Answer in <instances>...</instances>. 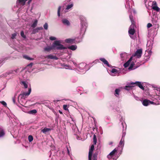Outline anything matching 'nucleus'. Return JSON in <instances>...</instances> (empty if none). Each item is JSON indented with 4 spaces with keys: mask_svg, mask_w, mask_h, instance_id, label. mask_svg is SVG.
Wrapping results in <instances>:
<instances>
[{
    "mask_svg": "<svg viewBox=\"0 0 160 160\" xmlns=\"http://www.w3.org/2000/svg\"><path fill=\"white\" fill-rule=\"evenodd\" d=\"M156 95L154 96L152 100L154 102L150 101L147 99L143 100L142 104L144 106H147L150 104H154L155 105L160 104V88H155L154 89Z\"/></svg>",
    "mask_w": 160,
    "mask_h": 160,
    "instance_id": "f257e3e1",
    "label": "nucleus"
},
{
    "mask_svg": "<svg viewBox=\"0 0 160 160\" xmlns=\"http://www.w3.org/2000/svg\"><path fill=\"white\" fill-rule=\"evenodd\" d=\"M66 48L61 44L60 40H56L52 44L51 46H48L44 48V51L49 52L52 50L57 49L58 50H64Z\"/></svg>",
    "mask_w": 160,
    "mask_h": 160,
    "instance_id": "f03ea898",
    "label": "nucleus"
},
{
    "mask_svg": "<svg viewBox=\"0 0 160 160\" xmlns=\"http://www.w3.org/2000/svg\"><path fill=\"white\" fill-rule=\"evenodd\" d=\"M31 91V88H28V92H24L22 94H20L18 97L17 100L18 102L23 106V104H25L26 103L27 101L25 99L26 96H28L30 93Z\"/></svg>",
    "mask_w": 160,
    "mask_h": 160,
    "instance_id": "7ed1b4c3",
    "label": "nucleus"
},
{
    "mask_svg": "<svg viewBox=\"0 0 160 160\" xmlns=\"http://www.w3.org/2000/svg\"><path fill=\"white\" fill-rule=\"evenodd\" d=\"M81 23V31L82 33H84L88 25L86 18L82 16L80 17Z\"/></svg>",
    "mask_w": 160,
    "mask_h": 160,
    "instance_id": "20e7f679",
    "label": "nucleus"
},
{
    "mask_svg": "<svg viewBox=\"0 0 160 160\" xmlns=\"http://www.w3.org/2000/svg\"><path fill=\"white\" fill-rule=\"evenodd\" d=\"M94 148L93 145H92L89 149L88 154V160H97V154H94L92 156V153Z\"/></svg>",
    "mask_w": 160,
    "mask_h": 160,
    "instance_id": "39448f33",
    "label": "nucleus"
},
{
    "mask_svg": "<svg viewBox=\"0 0 160 160\" xmlns=\"http://www.w3.org/2000/svg\"><path fill=\"white\" fill-rule=\"evenodd\" d=\"M117 151V150L116 148H115L107 156V158L109 159H111L110 160H116L117 158H113L112 159V158L114 156Z\"/></svg>",
    "mask_w": 160,
    "mask_h": 160,
    "instance_id": "423d86ee",
    "label": "nucleus"
},
{
    "mask_svg": "<svg viewBox=\"0 0 160 160\" xmlns=\"http://www.w3.org/2000/svg\"><path fill=\"white\" fill-rule=\"evenodd\" d=\"M28 0H17L16 2V7H18L19 8L21 7L24 6L26 2Z\"/></svg>",
    "mask_w": 160,
    "mask_h": 160,
    "instance_id": "0eeeda50",
    "label": "nucleus"
},
{
    "mask_svg": "<svg viewBox=\"0 0 160 160\" xmlns=\"http://www.w3.org/2000/svg\"><path fill=\"white\" fill-rule=\"evenodd\" d=\"M126 4L125 5L126 8L129 9L128 11L131 12V8L132 7V3L133 2V1L131 0L130 1L129 0H126Z\"/></svg>",
    "mask_w": 160,
    "mask_h": 160,
    "instance_id": "6e6552de",
    "label": "nucleus"
},
{
    "mask_svg": "<svg viewBox=\"0 0 160 160\" xmlns=\"http://www.w3.org/2000/svg\"><path fill=\"white\" fill-rule=\"evenodd\" d=\"M73 6V3L72 2H70L68 5L66 6V8L64 10L65 12H68L71 10Z\"/></svg>",
    "mask_w": 160,
    "mask_h": 160,
    "instance_id": "1a4fd4ad",
    "label": "nucleus"
},
{
    "mask_svg": "<svg viewBox=\"0 0 160 160\" xmlns=\"http://www.w3.org/2000/svg\"><path fill=\"white\" fill-rule=\"evenodd\" d=\"M152 8L154 10L157 12L160 11V8L157 6V2L155 1H154L152 2Z\"/></svg>",
    "mask_w": 160,
    "mask_h": 160,
    "instance_id": "9d476101",
    "label": "nucleus"
},
{
    "mask_svg": "<svg viewBox=\"0 0 160 160\" xmlns=\"http://www.w3.org/2000/svg\"><path fill=\"white\" fill-rule=\"evenodd\" d=\"M153 41L152 40H149L147 41V48L148 50L151 51L152 48Z\"/></svg>",
    "mask_w": 160,
    "mask_h": 160,
    "instance_id": "9b49d317",
    "label": "nucleus"
},
{
    "mask_svg": "<svg viewBox=\"0 0 160 160\" xmlns=\"http://www.w3.org/2000/svg\"><path fill=\"white\" fill-rule=\"evenodd\" d=\"M131 85H134L135 84L136 86H138L141 89L143 90L144 89V88L142 86V84L141 83L138 81H136L135 82H131Z\"/></svg>",
    "mask_w": 160,
    "mask_h": 160,
    "instance_id": "f8f14e48",
    "label": "nucleus"
},
{
    "mask_svg": "<svg viewBox=\"0 0 160 160\" xmlns=\"http://www.w3.org/2000/svg\"><path fill=\"white\" fill-rule=\"evenodd\" d=\"M142 54V49H139L136 51L135 53V56H136L138 58H139L141 57Z\"/></svg>",
    "mask_w": 160,
    "mask_h": 160,
    "instance_id": "ddd939ff",
    "label": "nucleus"
},
{
    "mask_svg": "<svg viewBox=\"0 0 160 160\" xmlns=\"http://www.w3.org/2000/svg\"><path fill=\"white\" fill-rule=\"evenodd\" d=\"M100 60L108 67H112V66L109 64L108 61L104 58H100Z\"/></svg>",
    "mask_w": 160,
    "mask_h": 160,
    "instance_id": "4468645a",
    "label": "nucleus"
},
{
    "mask_svg": "<svg viewBox=\"0 0 160 160\" xmlns=\"http://www.w3.org/2000/svg\"><path fill=\"white\" fill-rule=\"evenodd\" d=\"M45 58L49 59H53L57 60L58 59V58L56 56L53 55L52 54H50L46 56Z\"/></svg>",
    "mask_w": 160,
    "mask_h": 160,
    "instance_id": "2eb2a0df",
    "label": "nucleus"
},
{
    "mask_svg": "<svg viewBox=\"0 0 160 160\" xmlns=\"http://www.w3.org/2000/svg\"><path fill=\"white\" fill-rule=\"evenodd\" d=\"M122 127L123 128V130H122V138H124L125 135H126V124L125 123H124V125L125 126V128H124V125H123V122H122L121 123Z\"/></svg>",
    "mask_w": 160,
    "mask_h": 160,
    "instance_id": "dca6fc26",
    "label": "nucleus"
},
{
    "mask_svg": "<svg viewBox=\"0 0 160 160\" xmlns=\"http://www.w3.org/2000/svg\"><path fill=\"white\" fill-rule=\"evenodd\" d=\"M62 22L63 24L65 26H70V23L69 21L67 19H63L62 20Z\"/></svg>",
    "mask_w": 160,
    "mask_h": 160,
    "instance_id": "f3484780",
    "label": "nucleus"
},
{
    "mask_svg": "<svg viewBox=\"0 0 160 160\" xmlns=\"http://www.w3.org/2000/svg\"><path fill=\"white\" fill-rule=\"evenodd\" d=\"M86 66V63H81L79 64L78 65V67L80 70H84V71H86V69H85V67Z\"/></svg>",
    "mask_w": 160,
    "mask_h": 160,
    "instance_id": "a211bd4d",
    "label": "nucleus"
},
{
    "mask_svg": "<svg viewBox=\"0 0 160 160\" xmlns=\"http://www.w3.org/2000/svg\"><path fill=\"white\" fill-rule=\"evenodd\" d=\"M135 32V30L134 28H129V29L128 31V33L129 34V35L130 37L133 39H134V38L131 35H133Z\"/></svg>",
    "mask_w": 160,
    "mask_h": 160,
    "instance_id": "6ab92c4d",
    "label": "nucleus"
},
{
    "mask_svg": "<svg viewBox=\"0 0 160 160\" xmlns=\"http://www.w3.org/2000/svg\"><path fill=\"white\" fill-rule=\"evenodd\" d=\"M130 19L131 20V21L132 22V24L131 25L129 28H134V22L133 20V16L131 15H129V16Z\"/></svg>",
    "mask_w": 160,
    "mask_h": 160,
    "instance_id": "aec40b11",
    "label": "nucleus"
},
{
    "mask_svg": "<svg viewBox=\"0 0 160 160\" xmlns=\"http://www.w3.org/2000/svg\"><path fill=\"white\" fill-rule=\"evenodd\" d=\"M75 39L73 38H68L65 40V41L67 43H74Z\"/></svg>",
    "mask_w": 160,
    "mask_h": 160,
    "instance_id": "412c9836",
    "label": "nucleus"
},
{
    "mask_svg": "<svg viewBox=\"0 0 160 160\" xmlns=\"http://www.w3.org/2000/svg\"><path fill=\"white\" fill-rule=\"evenodd\" d=\"M132 60V58L131 57L129 58V59L126 63H125L124 64V65H123L124 67L125 68H127L128 66L130 64V63L131 62Z\"/></svg>",
    "mask_w": 160,
    "mask_h": 160,
    "instance_id": "4be33fe9",
    "label": "nucleus"
},
{
    "mask_svg": "<svg viewBox=\"0 0 160 160\" xmlns=\"http://www.w3.org/2000/svg\"><path fill=\"white\" fill-rule=\"evenodd\" d=\"M63 68L66 69H72L71 67L68 65L63 64L61 65Z\"/></svg>",
    "mask_w": 160,
    "mask_h": 160,
    "instance_id": "5701e85b",
    "label": "nucleus"
},
{
    "mask_svg": "<svg viewBox=\"0 0 160 160\" xmlns=\"http://www.w3.org/2000/svg\"><path fill=\"white\" fill-rule=\"evenodd\" d=\"M120 90L119 89H116L115 91L114 95L117 97H118L119 95V93Z\"/></svg>",
    "mask_w": 160,
    "mask_h": 160,
    "instance_id": "b1692460",
    "label": "nucleus"
},
{
    "mask_svg": "<svg viewBox=\"0 0 160 160\" xmlns=\"http://www.w3.org/2000/svg\"><path fill=\"white\" fill-rule=\"evenodd\" d=\"M77 48L76 45H72L68 47V48L73 51L75 50Z\"/></svg>",
    "mask_w": 160,
    "mask_h": 160,
    "instance_id": "393cba45",
    "label": "nucleus"
},
{
    "mask_svg": "<svg viewBox=\"0 0 160 160\" xmlns=\"http://www.w3.org/2000/svg\"><path fill=\"white\" fill-rule=\"evenodd\" d=\"M51 130V128H44L42 130V132L44 133H46L47 132H48Z\"/></svg>",
    "mask_w": 160,
    "mask_h": 160,
    "instance_id": "a878e982",
    "label": "nucleus"
},
{
    "mask_svg": "<svg viewBox=\"0 0 160 160\" xmlns=\"http://www.w3.org/2000/svg\"><path fill=\"white\" fill-rule=\"evenodd\" d=\"M152 21L153 24L157 23L158 18L156 16H155V17H153L152 18Z\"/></svg>",
    "mask_w": 160,
    "mask_h": 160,
    "instance_id": "bb28decb",
    "label": "nucleus"
},
{
    "mask_svg": "<svg viewBox=\"0 0 160 160\" xmlns=\"http://www.w3.org/2000/svg\"><path fill=\"white\" fill-rule=\"evenodd\" d=\"M124 145V138H122L119 143V146L120 147H123Z\"/></svg>",
    "mask_w": 160,
    "mask_h": 160,
    "instance_id": "cd10ccee",
    "label": "nucleus"
},
{
    "mask_svg": "<svg viewBox=\"0 0 160 160\" xmlns=\"http://www.w3.org/2000/svg\"><path fill=\"white\" fill-rule=\"evenodd\" d=\"M131 85V83L129 84V85H127L125 87H124V89L126 90H127L128 91H129L130 90H131L132 88V86Z\"/></svg>",
    "mask_w": 160,
    "mask_h": 160,
    "instance_id": "c85d7f7f",
    "label": "nucleus"
},
{
    "mask_svg": "<svg viewBox=\"0 0 160 160\" xmlns=\"http://www.w3.org/2000/svg\"><path fill=\"white\" fill-rule=\"evenodd\" d=\"M5 132L4 130L0 127V137H1L4 136Z\"/></svg>",
    "mask_w": 160,
    "mask_h": 160,
    "instance_id": "c756f323",
    "label": "nucleus"
},
{
    "mask_svg": "<svg viewBox=\"0 0 160 160\" xmlns=\"http://www.w3.org/2000/svg\"><path fill=\"white\" fill-rule=\"evenodd\" d=\"M24 58L29 60L32 61L34 59L33 58H31L29 57L28 56L26 55H23Z\"/></svg>",
    "mask_w": 160,
    "mask_h": 160,
    "instance_id": "7c9ffc66",
    "label": "nucleus"
},
{
    "mask_svg": "<svg viewBox=\"0 0 160 160\" xmlns=\"http://www.w3.org/2000/svg\"><path fill=\"white\" fill-rule=\"evenodd\" d=\"M21 45L19 44H17L15 45V47L14 48L17 51H19L20 48L21 47Z\"/></svg>",
    "mask_w": 160,
    "mask_h": 160,
    "instance_id": "2f4dec72",
    "label": "nucleus"
},
{
    "mask_svg": "<svg viewBox=\"0 0 160 160\" xmlns=\"http://www.w3.org/2000/svg\"><path fill=\"white\" fill-rule=\"evenodd\" d=\"M38 21L37 19H35L31 27L32 28H35L37 25L38 23Z\"/></svg>",
    "mask_w": 160,
    "mask_h": 160,
    "instance_id": "473e14b6",
    "label": "nucleus"
},
{
    "mask_svg": "<svg viewBox=\"0 0 160 160\" xmlns=\"http://www.w3.org/2000/svg\"><path fill=\"white\" fill-rule=\"evenodd\" d=\"M75 39L74 43H78L81 42L82 41V39L79 38H74Z\"/></svg>",
    "mask_w": 160,
    "mask_h": 160,
    "instance_id": "72a5a7b5",
    "label": "nucleus"
},
{
    "mask_svg": "<svg viewBox=\"0 0 160 160\" xmlns=\"http://www.w3.org/2000/svg\"><path fill=\"white\" fill-rule=\"evenodd\" d=\"M21 84L24 86L25 88H28L27 82L26 81H23L21 82Z\"/></svg>",
    "mask_w": 160,
    "mask_h": 160,
    "instance_id": "f704fd0d",
    "label": "nucleus"
},
{
    "mask_svg": "<svg viewBox=\"0 0 160 160\" xmlns=\"http://www.w3.org/2000/svg\"><path fill=\"white\" fill-rule=\"evenodd\" d=\"M37 112V110L35 109H33L29 111L28 113L30 114H34L36 113Z\"/></svg>",
    "mask_w": 160,
    "mask_h": 160,
    "instance_id": "c9c22d12",
    "label": "nucleus"
},
{
    "mask_svg": "<svg viewBox=\"0 0 160 160\" xmlns=\"http://www.w3.org/2000/svg\"><path fill=\"white\" fill-rule=\"evenodd\" d=\"M153 28L156 30H158L159 27V24L158 23L153 24Z\"/></svg>",
    "mask_w": 160,
    "mask_h": 160,
    "instance_id": "e433bc0d",
    "label": "nucleus"
},
{
    "mask_svg": "<svg viewBox=\"0 0 160 160\" xmlns=\"http://www.w3.org/2000/svg\"><path fill=\"white\" fill-rule=\"evenodd\" d=\"M134 65V62H132L130 65V66H129V67L128 68V69L129 70H132L133 66Z\"/></svg>",
    "mask_w": 160,
    "mask_h": 160,
    "instance_id": "4c0bfd02",
    "label": "nucleus"
},
{
    "mask_svg": "<svg viewBox=\"0 0 160 160\" xmlns=\"http://www.w3.org/2000/svg\"><path fill=\"white\" fill-rule=\"evenodd\" d=\"M93 143L95 145L96 144L97 142V139L96 136L95 134H94L93 135Z\"/></svg>",
    "mask_w": 160,
    "mask_h": 160,
    "instance_id": "58836bf2",
    "label": "nucleus"
},
{
    "mask_svg": "<svg viewBox=\"0 0 160 160\" xmlns=\"http://www.w3.org/2000/svg\"><path fill=\"white\" fill-rule=\"evenodd\" d=\"M28 139L30 142H32L33 140V137L31 135H30L28 136Z\"/></svg>",
    "mask_w": 160,
    "mask_h": 160,
    "instance_id": "ea45409f",
    "label": "nucleus"
},
{
    "mask_svg": "<svg viewBox=\"0 0 160 160\" xmlns=\"http://www.w3.org/2000/svg\"><path fill=\"white\" fill-rule=\"evenodd\" d=\"M17 35V32H15L11 35V38L12 39H14L15 38V37Z\"/></svg>",
    "mask_w": 160,
    "mask_h": 160,
    "instance_id": "a19ab883",
    "label": "nucleus"
},
{
    "mask_svg": "<svg viewBox=\"0 0 160 160\" xmlns=\"http://www.w3.org/2000/svg\"><path fill=\"white\" fill-rule=\"evenodd\" d=\"M61 7L60 6L58 7V17H60V12L61 9Z\"/></svg>",
    "mask_w": 160,
    "mask_h": 160,
    "instance_id": "79ce46f5",
    "label": "nucleus"
},
{
    "mask_svg": "<svg viewBox=\"0 0 160 160\" xmlns=\"http://www.w3.org/2000/svg\"><path fill=\"white\" fill-rule=\"evenodd\" d=\"M43 28L44 29L46 30H47L48 29V25L47 23L46 22L43 25Z\"/></svg>",
    "mask_w": 160,
    "mask_h": 160,
    "instance_id": "37998d69",
    "label": "nucleus"
},
{
    "mask_svg": "<svg viewBox=\"0 0 160 160\" xmlns=\"http://www.w3.org/2000/svg\"><path fill=\"white\" fill-rule=\"evenodd\" d=\"M118 71L117 70L114 68L112 69V70L111 71V72L112 73H117L118 72Z\"/></svg>",
    "mask_w": 160,
    "mask_h": 160,
    "instance_id": "c03bdc74",
    "label": "nucleus"
},
{
    "mask_svg": "<svg viewBox=\"0 0 160 160\" xmlns=\"http://www.w3.org/2000/svg\"><path fill=\"white\" fill-rule=\"evenodd\" d=\"M39 31L38 30V29L37 28L34 29L33 30L32 32V33L33 34H35L36 32H38Z\"/></svg>",
    "mask_w": 160,
    "mask_h": 160,
    "instance_id": "a18cd8bd",
    "label": "nucleus"
},
{
    "mask_svg": "<svg viewBox=\"0 0 160 160\" xmlns=\"http://www.w3.org/2000/svg\"><path fill=\"white\" fill-rule=\"evenodd\" d=\"M16 94L15 95L14 97L12 98V101H13V103L14 104H15L17 105H18L17 103L16 102V100H15V97H16Z\"/></svg>",
    "mask_w": 160,
    "mask_h": 160,
    "instance_id": "49530a36",
    "label": "nucleus"
},
{
    "mask_svg": "<svg viewBox=\"0 0 160 160\" xmlns=\"http://www.w3.org/2000/svg\"><path fill=\"white\" fill-rule=\"evenodd\" d=\"M21 36L24 38H26V36L24 35V33L23 31H22L21 32Z\"/></svg>",
    "mask_w": 160,
    "mask_h": 160,
    "instance_id": "de8ad7c7",
    "label": "nucleus"
},
{
    "mask_svg": "<svg viewBox=\"0 0 160 160\" xmlns=\"http://www.w3.org/2000/svg\"><path fill=\"white\" fill-rule=\"evenodd\" d=\"M1 104L3 105L4 106L6 107L7 106V103L4 101H2L0 102Z\"/></svg>",
    "mask_w": 160,
    "mask_h": 160,
    "instance_id": "09e8293b",
    "label": "nucleus"
},
{
    "mask_svg": "<svg viewBox=\"0 0 160 160\" xmlns=\"http://www.w3.org/2000/svg\"><path fill=\"white\" fill-rule=\"evenodd\" d=\"M49 39L51 41H53L56 40V38L55 37L51 36L49 37Z\"/></svg>",
    "mask_w": 160,
    "mask_h": 160,
    "instance_id": "8fccbe9b",
    "label": "nucleus"
},
{
    "mask_svg": "<svg viewBox=\"0 0 160 160\" xmlns=\"http://www.w3.org/2000/svg\"><path fill=\"white\" fill-rule=\"evenodd\" d=\"M63 108L64 110H68V106L67 105H63Z\"/></svg>",
    "mask_w": 160,
    "mask_h": 160,
    "instance_id": "3c124183",
    "label": "nucleus"
},
{
    "mask_svg": "<svg viewBox=\"0 0 160 160\" xmlns=\"http://www.w3.org/2000/svg\"><path fill=\"white\" fill-rule=\"evenodd\" d=\"M18 70H19L18 69H17L15 70L12 71V73H14V72H15V73H18Z\"/></svg>",
    "mask_w": 160,
    "mask_h": 160,
    "instance_id": "603ef678",
    "label": "nucleus"
},
{
    "mask_svg": "<svg viewBox=\"0 0 160 160\" xmlns=\"http://www.w3.org/2000/svg\"><path fill=\"white\" fill-rule=\"evenodd\" d=\"M152 26V24H151V23H148L147 25V27L148 28L151 27Z\"/></svg>",
    "mask_w": 160,
    "mask_h": 160,
    "instance_id": "864d4df0",
    "label": "nucleus"
},
{
    "mask_svg": "<svg viewBox=\"0 0 160 160\" xmlns=\"http://www.w3.org/2000/svg\"><path fill=\"white\" fill-rule=\"evenodd\" d=\"M33 63H31L27 65V67H31L33 65Z\"/></svg>",
    "mask_w": 160,
    "mask_h": 160,
    "instance_id": "5fc2aeb1",
    "label": "nucleus"
},
{
    "mask_svg": "<svg viewBox=\"0 0 160 160\" xmlns=\"http://www.w3.org/2000/svg\"><path fill=\"white\" fill-rule=\"evenodd\" d=\"M67 149L68 153V155L69 156H70V151L69 150V149L67 147Z\"/></svg>",
    "mask_w": 160,
    "mask_h": 160,
    "instance_id": "6e6d98bb",
    "label": "nucleus"
},
{
    "mask_svg": "<svg viewBox=\"0 0 160 160\" xmlns=\"http://www.w3.org/2000/svg\"><path fill=\"white\" fill-rule=\"evenodd\" d=\"M37 28L38 29V30L39 31L40 30H42L43 29V28L42 27H38Z\"/></svg>",
    "mask_w": 160,
    "mask_h": 160,
    "instance_id": "4d7b16f0",
    "label": "nucleus"
},
{
    "mask_svg": "<svg viewBox=\"0 0 160 160\" xmlns=\"http://www.w3.org/2000/svg\"><path fill=\"white\" fill-rule=\"evenodd\" d=\"M133 96H134V98L137 100H138V98L136 96H135V95H133Z\"/></svg>",
    "mask_w": 160,
    "mask_h": 160,
    "instance_id": "13d9d810",
    "label": "nucleus"
},
{
    "mask_svg": "<svg viewBox=\"0 0 160 160\" xmlns=\"http://www.w3.org/2000/svg\"><path fill=\"white\" fill-rule=\"evenodd\" d=\"M132 11H133V12L134 13H136V11H135L134 10H132L131 9V12H131Z\"/></svg>",
    "mask_w": 160,
    "mask_h": 160,
    "instance_id": "bf43d9fd",
    "label": "nucleus"
},
{
    "mask_svg": "<svg viewBox=\"0 0 160 160\" xmlns=\"http://www.w3.org/2000/svg\"><path fill=\"white\" fill-rule=\"evenodd\" d=\"M123 120L122 117H121V118L120 119V122H122V121ZM123 123L124 124V123L123 122Z\"/></svg>",
    "mask_w": 160,
    "mask_h": 160,
    "instance_id": "052dcab7",
    "label": "nucleus"
},
{
    "mask_svg": "<svg viewBox=\"0 0 160 160\" xmlns=\"http://www.w3.org/2000/svg\"><path fill=\"white\" fill-rule=\"evenodd\" d=\"M76 138L78 140H80V137H79V136H77Z\"/></svg>",
    "mask_w": 160,
    "mask_h": 160,
    "instance_id": "680f3d73",
    "label": "nucleus"
},
{
    "mask_svg": "<svg viewBox=\"0 0 160 160\" xmlns=\"http://www.w3.org/2000/svg\"><path fill=\"white\" fill-rule=\"evenodd\" d=\"M113 143V142H110L109 143V145H112Z\"/></svg>",
    "mask_w": 160,
    "mask_h": 160,
    "instance_id": "e2e57ef3",
    "label": "nucleus"
},
{
    "mask_svg": "<svg viewBox=\"0 0 160 160\" xmlns=\"http://www.w3.org/2000/svg\"><path fill=\"white\" fill-rule=\"evenodd\" d=\"M32 0H29L28 1V4H30V3H31V1H32Z\"/></svg>",
    "mask_w": 160,
    "mask_h": 160,
    "instance_id": "0e129e2a",
    "label": "nucleus"
},
{
    "mask_svg": "<svg viewBox=\"0 0 160 160\" xmlns=\"http://www.w3.org/2000/svg\"><path fill=\"white\" fill-rule=\"evenodd\" d=\"M73 64L75 65V66H77V64L76 62H73Z\"/></svg>",
    "mask_w": 160,
    "mask_h": 160,
    "instance_id": "69168bd1",
    "label": "nucleus"
},
{
    "mask_svg": "<svg viewBox=\"0 0 160 160\" xmlns=\"http://www.w3.org/2000/svg\"><path fill=\"white\" fill-rule=\"evenodd\" d=\"M26 71L25 69V68L23 69L22 70V71Z\"/></svg>",
    "mask_w": 160,
    "mask_h": 160,
    "instance_id": "338daca9",
    "label": "nucleus"
},
{
    "mask_svg": "<svg viewBox=\"0 0 160 160\" xmlns=\"http://www.w3.org/2000/svg\"><path fill=\"white\" fill-rule=\"evenodd\" d=\"M77 79H76V80H75V81H74V82H76L77 81Z\"/></svg>",
    "mask_w": 160,
    "mask_h": 160,
    "instance_id": "774afa93",
    "label": "nucleus"
}]
</instances>
